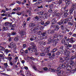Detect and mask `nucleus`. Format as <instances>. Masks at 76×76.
Returning <instances> with one entry per match:
<instances>
[{
    "label": "nucleus",
    "mask_w": 76,
    "mask_h": 76,
    "mask_svg": "<svg viewBox=\"0 0 76 76\" xmlns=\"http://www.w3.org/2000/svg\"><path fill=\"white\" fill-rule=\"evenodd\" d=\"M44 28V26H41L36 27L34 28H32L31 29V31H32L33 32H37L38 30H41L42 31L43 30Z\"/></svg>",
    "instance_id": "obj_1"
},
{
    "label": "nucleus",
    "mask_w": 76,
    "mask_h": 76,
    "mask_svg": "<svg viewBox=\"0 0 76 76\" xmlns=\"http://www.w3.org/2000/svg\"><path fill=\"white\" fill-rule=\"evenodd\" d=\"M72 16H70V18H66V19H65L64 20H61V21L58 23V25H61V24H65V23H66L67 22H69V21H70L72 20Z\"/></svg>",
    "instance_id": "obj_2"
},
{
    "label": "nucleus",
    "mask_w": 76,
    "mask_h": 76,
    "mask_svg": "<svg viewBox=\"0 0 76 76\" xmlns=\"http://www.w3.org/2000/svg\"><path fill=\"white\" fill-rule=\"evenodd\" d=\"M50 47L49 46L46 48L45 49L43 47L41 48V51L42 52H44L45 53H49V51H50Z\"/></svg>",
    "instance_id": "obj_3"
},
{
    "label": "nucleus",
    "mask_w": 76,
    "mask_h": 76,
    "mask_svg": "<svg viewBox=\"0 0 76 76\" xmlns=\"http://www.w3.org/2000/svg\"><path fill=\"white\" fill-rule=\"evenodd\" d=\"M76 4H72L71 5V9L70 10V13H72V12L73 11H74V10L75 9V8H76Z\"/></svg>",
    "instance_id": "obj_4"
},
{
    "label": "nucleus",
    "mask_w": 76,
    "mask_h": 76,
    "mask_svg": "<svg viewBox=\"0 0 76 76\" xmlns=\"http://www.w3.org/2000/svg\"><path fill=\"white\" fill-rule=\"evenodd\" d=\"M41 15L43 18H47V12H44V11H41Z\"/></svg>",
    "instance_id": "obj_5"
},
{
    "label": "nucleus",
    "mask_w": 76,
    "mask_h": 76,
    "mask_svg": "<svg viewBox=\"0 0 76 76\" xmlns=\"http://www.w3.org/2000/svg\"><path fill=\"white\" fill-rule=\"evenodd\" d=\"M58 39H55L53 40V44H52L53 46V47H55L57 45V44L58 43Z\"/></svg>",
    "instance_id": "obj_6"
},
{
    "label": "nucleus",
    "mask_w": 76,
    "mask_h": 76,
    "mask_svg": "<svg viewBox=\"0 0 76 76\" xmlns=\"http://www.w3.org/2000/svg\"><path fill=\"white\" fill-rule=\"evenodd\" d=\"M65 1L66 3V7H68L69 5V4H70L72 2L70 0H66Z\"/></svg>",
    "instance_id": "obj_7"
},
{
    "label": "nucleus",
    "mask_w": 76,
    "mask_h": 76,
    "mask_svg": "<svg viewBox=\"0 0 76 76\" xmlns=\"http://www.w3.org/2000/svg\"><path fill=\"white\" fill-rule=\"evenodd\" d=\"M64 54L65 56H69V55H70V52L67 50L66 49H65Z\"/></svg>",
    "instance_id": "obj_8"
},
{
    "label": "nucleus",
    "mask_w": 76,
    "mask_h": 76,
    "mask_svg": "<svg viewBox=\"0 0 76 76\" xmlns=\"http://www.w3.org/2000/svg\"><path fill=\"white\" fill-rule=\"evenodd\" d=\"M37 36L36 35H33L32 37L31 38H30V40L31 41H34V40H35L37 39Z\"/></svg>",
    "instance_id": "obj_9"
},
{
    "label": "nucleus",
    "mask_w": 76,
    "mask_h": 76,
    "mask_svg": "<svg viewBox=\"0 0 76 76\" xmlns=\"http://www.w3.org/2000/svg\"><path fill=\"white\" fill-rule=\"evenodd\" d=\"M31 45H32L33 47V50H34V51H37V48L36 46L35 45V44L33 42H31Z\"/></svg>",
    "instance_id": "obj_10"
},
{
    "label": "nucleus",
    "mask_w": 76,
    "mask_h": 76,
    "mask_svg": "<svg viewBox=\"0 0 76 76\" xmlns=\"http://www.w3.org/2000/svg\"><path fill=\"white\" fill-rule=\"evenodd\" d=\"M67 57H60L59 58L61 60V61H62L63 62H64V61H65V60L66 59Z\"/></svg>",
    "instance_id": "obj_11"
},
{
    "label": "nucleus",
    "mask_w": 76,
    "mask_h": 76,
    "mask_svg": "<svg viewBox=\"0 0 76 76\" xmlns=\"http://www.w3.org/2000/svg\"><path fill=\"white\" fill-rule=\"evenodd\" d=\"M48 67L49 68V70L50 71V72H56V70H55L54 69H51L50 67H51V66L50 65H48Z\"/></svg>",
    "instance_id": "obj_12"
},
{
    "label": "nucleus",
    "mask_w": 76,
    "mask_h": 76,
    "mask_svg": "<svg viewBox=\"0 0 76 76\" xmlns=\"http://www.w3.org/2000/svg\"><path fill=\"white\" fill-rule=\"evenodd\" d=\"M25 34V32L24 30H22L21 31L20 35L22 37H23V36H24Z\"/></svg>",
    "instance_id": "obj_13"
},
{
    "label": "nucleus",
    "mask_w": 76,
    "mask_h": 76,
    "mask_svg": "<svg viewBox=\"0 0 76 76\" xmlns=\"http://www.w3.org/2000/svg\"><path fill=\"white\" fill-rule=\"evenodd\" d=\"M63 38V35L61 34H59L58 37V39H58V40H61V39Z\"/></svg>",
    "instance_id": "obj_14"
},
{
    "label": "nucleus",
    "mask_w": 76,
    "mask_h": 76,
    "mask_svg": "<svg viewBox=\"0 0 76 76\" xmlns=\"http://www.w3.org/2000/svg\"><path fill=\"white\" fill-rule=\"evenodd\" d=\"M69 42L71 43H73V42H75V39L73 37L71 38L69 40Z\"/></svg>",
    "instance_id": "obj_15"
},
{
    "label": "nucleus",
    "mask_w": 76,
    "mask_h": 76,
    "mask_svg": "<svg viewBox=\"0 0 76 76\" xmlns=\"http://www.w3.org/2000/svg\"><path fill=\"white\" fill-rule=\"evenodd\" d=\"M52 24H56L57 23V20L55 18H53V19L52 21Z\"/></svg>",
    "instance_id": "obj_16"
},
{
    "label": "nucleus",
    "mask_w": 76,
    "mask_h": 76,
    "mask_svg": "<svg viewBox=\"0 0 76 76\" xmlns=\"http://www.w3.org/2000/svg\"><path fill=\"white\" fill-rule=\"evenodd\" d=\"M13 43H11L10 45H8L9 48H13L14 46V45H13Z\"/></svg>",
    "instance_id": "obj_17"
},
{
    "label": "nucleus",
    "mask_w": 76,
    "mask_h": 76,
    "mask_svg": "<svg viewBox=\"0 0 76 76\" xmlns=\"http://www.w3.org/2000/svg\"><path fill=\"white\" fill-rule=\"evenodd\" d=\"M26 73L28 76H32V75H31L30 72L28 71H26Z\"/></svg>",
    "instance_id": "obj_18"
},
{
    "label": "nucleus",
    "mask_w": 76,
    "mask_h": 76,
    "mask_svg": "<svg viewBox=\"0 0 76 76\" xmlns=\"http://www.w3.org/2000/svg\"><path fill=\"white\" fill-rule=\"evenodd\" d=\"M54 27L55 28L56 31H58L59 29V27H58V26L57 25H55L54 26Z\"/></svg>",
    "instance_id": "obj_19"
},
{
    "label": "nucleus",
    "mask_w": 76,
    "mask_h": 76,
    "mask_svg": "<svg viewBox=\"0 0 76 76\" xmlns=\"http://www.w3.org/2000/svg\"><path fill=\"white\" fill-rule=\"evenodd\" d=\"M10 25V23L7 22L5 23V26L9 28V26Z\"/></svg>",
    "instance_id": "obj_20"
},
{
    "label": "nucleus",
    "mask_w": 76,
    "mask_h": 76,
    "mask_svg": "<svg viewBox=\"0 0 76 76\" xmlns=\"http://www.w3.org/2000/svg\"><path fill=\"white\" fill-rule=\"evenodd\" d=\"M61 69H63V68H64L66 66V65L64 64V65H63L62 64H61L60 65Z\"/></svg>",
    "instance_id": "obj_21"
},
{
    "label": "nucleus",
    "mask_w": 76,
    "mask_h": 76,
    "mask_svg": "<svg viewBox=\"0 0 76 76\" xmlns=\"http://www.w3.org/2000/svg\"><path fill=\"white\" fill-rule=\"evenodd\" d=\"M54 40L52 39H50L48 40V44H51V42H53V41Z\"/></svg>",
    "instance_id": "obj_22"
},
{
    "label": "nucleus",
    "mask_w": 76,
    "mask_h": 76,
    "mask_svg": "<svg viewBox=\"0 0 76 76\" xmlns=\"http://www.w3.org/2000/svg\"><path fill=\"white\" fill-rule=\"evenodd\" d=\"M35 26V24L34 23H30L29 25L30 27H33V26Z\"/></svg>",
    "instance_id": "obj_23"
},
{
    "label": "nucleus",
    "mask_w": 76,
    "mask_h": 76,
    "mask_svg": "<svg viewBox=\"0 0 76 76\" xmlns=\"http://www.w3.org/2000/svg\"><path fill=\"white\" fill-rule=\"evenodd\" d=\"M58 12V10H55V15H56L57 16H60V13H59V12Z\"/></svg>",
    "instance_id": "obj_24"
},
{
    "label": "nucleus",
    "mask_w": 76,
    "mask_h": 76,
    "mask_svg": "<svg viewBox=\"0 0 76 76\" xmlns=\"http://www.w3.org/2000/svg\"><path fill=\"white\" fill-rule=\"evenodd\" d=\"M66 69L67 70H70L72 68L70 66H68L66 67Z\"/></svg>",
    "instance_id": "obj_25"
},
{
    "label": "nucleus",
    "mask_w": 76,
    "mask_h": 76,
    "mask_svg": "<svg viewBox=\"0 0 76 76\" xmlns=\"http://www.w3.org/2000/svg\"><path fill=\"white\" fill-rule=\"evenodd\" d=\"M46 44H47V42H41L40 45H46Z\"/></svg>",
    "instance_id": "obj_26"
},
{
    "label": "nucleus",
    "mask_w": 76,
    "mask_h": 76,
    "mask_svg": "<svg viewBox=\"0 0 76 76\" xmlns=\"http://www.w3.org/2000/svg\"><path fill=\"white\" fill-rule=\"evenodd\" d=\"M3 30H4V31H6V30H7L8 29V27H6V26H3Z\"/></svg>",
    "instance_id": "obj_27"
},
{
    "label": "nucleus",
    "mask_w": 76,
    "mask_h": 76,
    "mask_svg": "<svg viewBox=\"0 0 76 76\" xmlns=\"http://www.w3.org/2000/svg\"><path fill=\"white\" fill-rule=\"evenodd\" d=\"M34 19L36 21H38L39 20V18L38 16H36V17H34Z\"/></svg>",
    "instance_id": "obj_28"
},
{
    "label": "nucleus",
    "mask_w": 76,
    "mask_h": 76,
    "mask_svg": "<svg viewBox=\"0 0 76 76\" xmlns=\"http://www.w3.org/2000/svg\"><path fill=\"white\" fill-rule=\"evenodd\" d=\"M42 37H45V35H47V33L46 32H44L43 34H42Z\"/></svg>",
    "instance_id": "obj_29"
},
{
    "label": "nucleus",
    "mask_w": 76,
    "mask_h": 76,
    "mask_svg": "<svg viewBox=\"0 0 76 76\" xmlns=\"http://www.w3.org/2000/svg\"><path fill=\"white\" fill-rule=\"evenodd\" d=\"M59 52L60 53V54H62L63 53V52H64V50H59Z\"/></svg>",
    "instance_id": "obj_30"
},
{
    "label": "nucleus",
    "mask_w": 76,
    "mask_h": 76,
    "mask_svg": "<svg viewBox=\"0 0 76 76\" xmlns=\"http://www.w3.org/2000/svg\"><path fill=\"white\" fill-rule=\"evenodd\" d=\"M11 35H16V33L14 32H12L11 33Z\"/></svg>",
    "instance_id": "obj_31"
},
{
    "label": "nucleus",
    "mask_w": 76,
    "mask_h": 76,
    "mask_svg": "<svg viewBox=\"0 0 76 76\" xmlns=\"http://www.w3.org/2000/svg\"><path fill=\"white\" fill-rule=\"evenodd\" d=\"M66 66H67L69 64V62L66 60L65 63L64 64Z\"/></svg>",
    "instance_id": "obj_32"
},
{
    "label": "nucleus",
    "mask_w": 76,
    "mask_h": 76,
    "mask_svg": "<svg viewBox=\"0 0 76 76\" xmlns=\"http://www.w3.org/2000/svg\"><path fill=\"white\" fill-rule=\"evenodd\" d=\"M38 4H40L41 3H42V0H38Z\"/></svg>",
    "instance_id": "obj_33"
},
{
    "label": "nucleus",
    "mask_w": 76,
    "mask_h": 76,
    "mask_svg": "<svg viewBox=\"0 0 76 76\" xmlns=\"http://www.w3.org/2000/svg\"><path fill=\"white\" fill-rule=\"evenodd\" d=\"M26 22H24L23 23V27L25 28V26H26Z\"/></svg>",
    "instance_id": "obj_34"
},
{
    "label": "nucleus",
    "mask_w": 76,
    "mask_h": 76,
    "mask_svg": "<svg viewBox=\"0 0 76 76\" xmlns=\"http://www.w3.org/2000/svg\"><path fill=\"white\" fill-rule=\"evenodd\" d=\"M0 50H2V51H3V50H5V48H3L2 47H0Z\"/></svg>",
    "instance_id": "obj_35"
},
{
    "label": "nucleus",
    "mask_w": 76,
    "mask_h": 76,
    "mask_svg": "<svg viewBox=\"0 0 76 76\" xmlns=\"http://www.w3.org/2000/svg\"><path fill=\"white\" fill-rule=\"evenodd\" d=\"M0 57H1L2 58L3 60H4V56H3V55L0 54Z\"/></svg>",
    "instance_id": "obj_36"
},
{
    "label": "nucleus",
    "mask_w": 76,
    "mask_h": 76,
    "mask_svg": "<svg viewBox=\"0 0 76 76\" xmlns=\"http://www.w3.org/2000/svg\"><path fill=\"white\" fill-rule=\"evenodd\" d=\"M18 40H19L18 37H15L14 39V40L15 41H18Z\"/></svg>",
    "instance_id": "obj_37"
},
{
    "label": "nucleus",
    "mask_w": 76,
    "mask_h": 76,
    "mask_svg": "<svg viewBox=\"0 0 76 76\" xmlns=\"http://www.w3.org/2000/svg\"><path fill=\"white\" fill-rule=\"evenodd\" d=\"M67 16V13H66L64 14V15H63L64 18H66Z\"/></svg>",
    "instance_id": "obj_38"
},
{
    "label": "nucleus",
    "mask_w": 76,
    "mask_h": 76,
    "mask_svg": "<svg viewBox=\"0 0 76 76\" xmlns=\"http://www.w3.org/2000/svg\"><path fill=\"white\" fill-rule=\"evenodd\" d=\"M49 24H50V21H48L45 23V26H47V25H48Z\"/></svg>",
    "instance_id": "obj_39"
},
{
    "label": "nucleus",
    "mask_w": 76,
    "mask_h": 76,
    "mask_svg": "<svg viewBox=\"0 0 76 76\" xmlns=\"http://www.w3.org/2000/svg\"><path fill=\"white\" fill-rule=\"evenodd\" d=\"M49 8L50 9H52V8L53 7V4H51V5L49 4Z\"/></svg>",
    "instance_id": "obj_40"
},
{
    "label": "nucleus",
    "mask_w": 76,
    "mask_h": 76,
    "mask_svg": "<svg viewBox=\"0 0 76 76\" xmlns=\"http://www.w3.org/2000/svg\"><path fill=\"white\" fill-rule=\"evenodd\" d=\"M8 60H9V61H11L12 60V57H8L7 58Z\"/></svg>",
    "instance_id": "obj_41"
},
{
    "label": "nucleus",
    "mask_w": 76,
    "mask_h": 76,
    "mask_svg": "<svg viewBox=\"0 0 76 76\" xmlns=\"http://www.w3.org/2000/svg\"><path fill=\"white\" fill-rule=\"evenodd\" d=\"M49 32H50V34H53L54 33V31L52 30L51 31V30H49Z\"/></svg>",
    "instance_id": "obj_42"
},
{
    "label": "nucleus",
    "mask_w": 76,
    "mask_h": 76,
    "mask_svg": "<svg viewBox=\"0 0 76 76\" xmlns=\"http://www.w3.org/2000/svg\"><path fill=\"white\" fill-rule=\"evenodd\" d=\"M61 42L62 44H65L66 43V41L64 39V40H61Z\"/></svg>",
    "instance_id": "obj_43"
},
{
    "label": "nucleus",
    "mask_w": 76,
    "mask_h": 76,
    "mask_svg": "<svg viewBox=\"0 0 76 76\" xmlns=\"http://www.w3.org/2000/svg\"><path fill=\"white\" fill-rule=\"evenodd\" d=\"M75 72V71L74 70H72L70 72V73H74Z\"/></svg>",
    "instance_id": "obj_44"
},
{
    "label": "nucleus",
    "mask_w": 76,
    "mask_h": 76,
    "mask_svg": "<svg viewBox=\"0 0 76 76\" xmlns=\"http://www.w3.org/2000/svg\"><path fill=\"white\" fill-rule=\"evenodd\" d=\"M12 16V14L10 13H8V17H11Z\"/></svg>",
    "instance_id": "obj_45"
},
{
    "label": "nucleus",
    "mask_w": 76,
    "mask_h": 76,
    "mask_svg": "<svg viewBox=\"0 0 76 76\" xmlns=\"http://www.w3.org/2000/svg\"><path fill=\"white\" fill-rule=\"evenodd\" d=\"M57 36L56 34H55L54 35L53 37V38H57Z\"/></svg>",
    "instance_id": "obj_46"
},
{
    "label": "nucleus",
    "mask_w": 76,
    "mask_h": 76,
    "mask_svg": "<svg viewBox=\"0 0 76 76\" xmlns=\"http://www.w3.org/2000/svg\"><path fill=\"white\" fill-rule=\"evenodd\" d=\"M33 68L35 70H37V68L35 66H33Z\"/></svg>",
    "instance_id": "obj_47"
},
{
    "label": "nucleus",
    "mask_w": 76,
    "mask_h": 76,
    "mask_svg": "<svg viewBox=\"0 0 76 76\" xmlns=\"http://www.w3.org/2000/svg\"><path fill=\"white\" fill-rule=\"evenodd\" d=\"M48 12L50 13H53V10H49Z\"/></svg>",
    "instance_id": "obj_48"
},
{
    "label": "nucleus",
    "mask_w": 76,
    "mask_h": 76,
    "mask_svg": "<svg viewBox=\"0 0 76 76\" xmlns=\"http://www.w3.org/2000/svg\"><path fill=\"white\" fill-rule=\"evenodd\" d=\"M16 14L19 16V15H22V13L18 12Z\"/></svg>",
    "instance_id": "obj_49"
},
{
    "label": "nucleus",
    "mask_w": 76,
    "mask_h": 76,
    "mask_svg": "<svg viewBox=\"0 0 76 76\" xmlns=\"http://www.w3.org/2000/svg\"><path fill=\"white\" fill-rule=\"evenodd\" d=\"M12 39H13V38H12V37H9L8 39V40L9 41H12Z\"/></svg>",
    "instance_id": "obj_50"
},
{
    "label": "nucleus",
    "mask_w": 76,
    "mask_h": 76,
    "mask_svg": "<svg viewBox=\"0 0 76 76\" xmlns=\"http://www.w3.org/2000/svg\"><path fill=\"white\" fill-rule=\"evenodd\" d=\"M53 53H54V52H56V51L57 50V48H55L53 50Z\"/></svg>",
    "instance_id": "obj_51"
},
{
    "label": "nucleus",
    "mask_w": 76,
    "mask_h": 76,
    "mask_svg": "<svg viewBox=\"0 0 76 76\" xmlns=\"http://www.w3.org/2000/svg\"><path fill=\"white\" fill-rule=\"evenodd\" d=\"M20 52L21 54H23V53L24 52V51H23V50L22 49H21L20 50Z\"/></svg>",
    "instance_id": "obj_52"
},
{
    "label": "nucleus",
    "mask_w": 76,
    "mask_h": 76,
    "mask_svg": "<svg viewBox=\"0 0 76 76\" xmlns=\"http://www.w3.org/2000/svg\"><path fill=\"white\" fill-rule=\"evenodd\" d=\"M37 14H38V15H41V11H40V12H37Z\"/></svg>",
    "instance_id": "obj_53"
},
{
    "label": "nucleus",
    "mask_w": 76,
    "mask_h": 76,
    "mask_svg": "<svg viewBox=\"0 0 76 76\" xmlns=\"http://www.w3.org/2000/svg\"><path fill=\"white\" fill-rule=\"evenodd\" d=\"M68 24L69 25H70L71 26H72V25H73V23H71L70 22H68Z\"/></svg>",
    "instance_id": "obj_54"
},
{
    "label": "nucleus",
    "mask_w": 76,
    "mask_h": 76,
    "mask_svg": "<svg viewBox=\"0 0 76 76\" xmlns=\"http://www.w3.org/2000/svg\"><path fill=\"white\" fill-rule=\"evenodd\" d=\"M60 52H59V51H58V52L56 53V54L57 55V56H59L60 55Z\"/></svg>",
    "instance_id": "obj_55"
},
{
    "label": "nucleus",
    "mask_w": 76,
    "mask_h": 76,
    "mask_svg": "<svg viewBox=\"0 0 76 76\" xmlns=\"http://www.w3.org/2000/svg\"><path fill=\"white\" fill-rule=\"evenodd\" d=\"M11 27H12V24L10 23V25H9L8 28H11Z\"/></svg>",
    "instance_id": "obj_56"
},
{
    "label": "nucleus",
    "mask_w": 76,
    "mask_h": 76,
    "mask_svg": "<svg viewBox=\"0 0 76 76\" xmlns=\"http://www.w3.org/2000/svg\"><path fill=\"white\" fill-rule=\"evenodd\" d=\"M35 55L36 56H38V55H39V53L38 52H36L35 53Z\"/></svg>",
    "instance_id": "obj_57"
},
{
    "label": "nucleus",
    "mask_w": 76,
    "mask_h": 76,
    "mask_svg": "<svg viewBox=\"0 0 76 76\" xmlns=\"http://www.w3.org/2000/svg\"><path fill=\"white\" fill-rule=\"evenodd\" d=\"M4 65L5 66V67H6V68L7 67V66H8V65H7V63H4Z\"/></svg>",
    "instance_id": "obj_58"
},
{
    "label": "nucleus",
    "mask_w": 76,
    "mask_h": 76,
    "mask_svg": "<svg viewBox=\"0 0 76 76\" xmlns=\"http://www.w3.org/2000/svg\"><path fill=\"white\" fill-rule=\"evenodd\" d=\"M64 40H66L67 39V36H64Z\"/></svg>",
    "instance_id": "obj_59"
},
{
    "label": "nucleus",
    "mask_w": 76,
    "mask_h": 76,
    "mask_svg": "<svg viewBox=\"0 0 76 76\" xmlns=\"http://www.w3.org/2000/svg\"><path fill=\"white\" fill-rule=\"evenodd\" d=\"M40 24L42 25H44V21H41L40 22Z\"/></svg>",
    "instance_id": "obj_60"
},
{
    "label": "nucleus",
    "mask_w": 76,
    "mask_h": 76,
    "mask_svg": "<svg viewBox=\"0 0 76 76\" xmlns=\"http://www.w3.org/2000/svg\"><path fill=\"white\" fill-rule=\"evenodd\" d=\"M29 58H31L32 60H35V59L32 57H30Z\"/></svg>",
    "instance_id": "obj_61"
},
{
    "label": "nucleus",
    "mask_w": 76,
    "mask_h": 76,
    "mask_svg": "<svg viewBox=\"0 0 76 76\" xmlns=\"http://www.w3.org/2000/svg\"><path fill=\"white\" fill-rule=\"evenodd\" d=\"M16 1L17 3H18V4H20L21 3V2H19L18 1Z\"/></svg>",
    "instance_id": "obj_62"
},
{
    "label": "nucleus",
    "mask_w": 76,
    "mask_h": 76,
    "mask_svg": "<svg viewBox=\"0 0 76 76\" xmlns=\"http://www.w3.org/2000/svg\"><path fill=\"white\" fill-rule=\"evenodd\" d=\"M24 68L25 69V70H28V67H27L26 66H24Z\"/></svg>",
    "instance_id": "obj_63"
},
{
    "label": "nucleus",
    "mask_w": 76,
    "mask_h": 76,
    "mask_svg": "<svg viewBox=\"0 0 76 76\" xmlns=\"http://www.w3.org/2000/svg\"><path fill=\"white\" fill-rule=\"evenodd\" d=\"M43 70H48V68H44L43 69Z\"/></svg>",
    "instance_id": "obj_64"
}]
</instances>
